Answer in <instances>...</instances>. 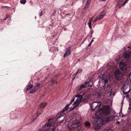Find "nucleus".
Listing matches in <instances>:
<instances>
[{"label": "nucleus", "instance_id": "21", "mask_svg": "<svg viewBox=\"0 0 131 131\" xmlns=\"http://www.w3.org/2000/svg\"><path fill=\"white\" fill-rule=\"evenodd\" d=\"M90 2L87 1L85 6L84 8V9H86L90 5Z\"/></svg>", "mask_w": 131, "mask_h": 131}, {"label": "nucleus", "instance_id": "35", "mask_svg": "<svg viewBox=\"0 0 131 131\" xmlns=\"http://www.w3.org/2000/svg\"><path fill=\"white\" fill-rule=\"evenodd\" d=\"M77 74H78V73L77 72L76 73H75L74 74H73V75H75V76Z\"/></svg>", "mask_w": 131, "mask_h": 131}, {"label": "nucleus", "instance_id": "32", "mask_svg": "<svg viewBox=\"0 0 131 131\" xmlns=\"http://www.w3.org/2000/svg\"><path fill=\"white\" fill-rule=\"evenodd\" d=\"M74 100H75L74 98H73L72 99V100L71 101L72 102L74 101Z\"/></svg>", "mask_w": 131, "mask_h": 131}, {"label": "nucleus", "instance_id": "47", "mask_svg": "<svg viewBox=\"0 0 131 131\" xmlns=\"http://www.w3.org/2000/svg\"><path fill=\"white\" fill-rule=\"evenodd\" d=\"M55 83H57V82H56Z\"/></svg>", "mask_w": 131, "mask_h": 131}, {"label": "nucleus", "instance_id": "31", "mask_svg": "<svg viewBox=\"0 0 131 131\" xmlns=\"http://www.w3.org/2000/svg\"><path fill=\"white\" fill-rule=\"evenodd\" d=\"M42 15H43V12H42V11H41L39 15L40 16H42Z\"/></svg>", "mask_w": 131, "mask_h": 131}, {"label": "nucleus", "instance_id": "10", "mask_svg": "<svg viewBox=\"0 0 131 131\" xmlns=\"http://www.w3.org/2000/svg\"><path fill=\"white\" fill-rule=\"evenodd\" d=\"M99 103L96 102H94L90 104V106L93 110H94L96 108H99L101 105V104L100 102Z\"/></svg>", "mask_w": 131, "mask_h": 131}, {"label": "nucleus", "instance_id": "17", "mask_svg": "<svg viewBox=\"0 0 131 131\" xmlns=\"http://www.w3.org/2000/svg\"><path fill=\"white\" fill-rule=\"evenodd\" d=\"M85 126L88 128H89L91 126V124L90 123L88 122H86L84 123Z\"/></svg>", "mask_w": 131, "mask_h": 131}, {"label": "nucleus", "instance_id": "14", "mask_svg": "<svg viewBox=\"0 0 131 131\" xmlns=\"http://www.w3.org/2000/svg\"><path fill=\"white\" fill-rule=\"evenodd\" d=\"M52 120V119L51 118L48 119V123H46L44 125V127H51L54 124V123L53 122H51Z\"/></svg>", "mask_w": 131, "mask_h": 131}, {"label": "nucleus", "instance_id": "29", "mask_svg": "<svg viewBox=\"0 0 131 131\" xmlns=\"http://www.w3.org/2000/svg\"><path fill=\"white\" fill-rule=\"evenodd\" d=\"M88 25L89 26V27L90 28V29H91L92 27H91V23H88Z\"/></svg>", "mask_w": 131, "mask_h": 131}, {"label": "nucleus", "instance_id": "2", "mask_svg": "<svg viewBox=\"0 0 131 131\" xmlns=\"http://www.w3.org/2000/svg\"><path fill=\"white\" fill-rule=\"evenodd\" d=\"M86 95V93L85 92H83L82 95L77 94L76 97H77V99L73 104V107H71V110H73L80 102H83L85 103L87 102L88 101V98L87 97L84 98L83 97V96H84Z\"/></svg>", "mask_w": 131, "mask_h": 131}, {"label": "nucleus", "instance_id": "25", "mask_svg": "<svg viewBox=\"0 0 131 131\" xmlns=\"http://www.w3.org/2000/svg\"><path fill=\"white\" fill-rule=\"evenodd\" d=\"M82 71V70L81 69H78L77 71L78 74L81 73Z\"/></svg>", "mask_w": 131, "mask_h": 131}, {"label": "nucleus", "instance_id": "8", "mask_svg": "<svg viewBox=\"0 0 131 131\" xmlns=\"http://www.w3.org/2000/svg\"><path fill=\"white\" fill-rule=\"evenodd\" d=\"M119 67L121 70L124 71L127 69L128 66L126 62H125L122 61L120 62Z\"/></svg>", "mask_w": 131, "mask_h": 131}, {"label": "nucleus", "instance_id": "20", "mask_svg": "<svg viewBox=\"0 0 131 131\" xmlns=\"http://www.w3.org/2000/svg\"><path fill=\"white\" fill-rule=\"evenodd\" d=\"M38 89V88H34L30 91L29 93L31 94L34 93L36 92Z\"/></svg>", "mask_w": 131, "mask_h": 131}, {"label": "nucleus", "instance_id": "23", "mask_svg": "<svg viewBox=\"0 0 131 131\" xmlns=\"http://www.w3.org/2000/svg\"><path fill=\"white\" fill-rule=\"evenodd\" d=\"M20 2L21 4H24L26 2V0H21Z\"/></svg>", "mask_w": 131, "mask_h": 131}, {"label": "nucleus", "instance_id": "22", "mask_svg": "<svg viewBox=\"0 0 131 131\" xmlns=\"http://www.w3.org/2000/svg\"><path fill=\"white\" fill-rule=\"evenodd\" d=\"M119 2H118V4H117L116 6L118 8H120L122 7V5L121 3H119Z\"/></svg>", "mask_w": 131, "mask_h": 131}, {"label": "nucleus", "instance_id": "11", "mask_svg": "<svg viewBox=\"0 0 131 131\" xmlns=\"http://www.w3.org/2000/svg\"><path fill=\"white\" fill-rule=\"evenodd\" d=\"M115 78L116 79L120 80L122 78V75L121 71L119 70H116L115 72Z\"/></svg>", "mask_w": 131, "mask_h": 131}, {"label": "nucleus", "instance_id": "3", "mask_svg": "<svg viewBox=\"0 0 131 131\" xmlns=\"http://www.w3.org/2000/svg\"><path fill=\"white\" fill-rule=\"evenodd\" d=\"M81 124L79 121H75V122H73L72 124L69 123L68 124V127L70 129H72L76 131H79L81 129L80 126Z\"/></svg>", "mask_w": 131, "mask_h": 131}, {"label": "nucleus", "instance_id": "43", "mask_svg": "<svg viewBox=\"0 0 131 131\" xmlns=\"http://www.w3.org/2000/svg\"><path fill=\"white\" fill-rule=\"evenodd\" d=\"M125 115H122V117H123L124 116H125Z\"/></svg>", "mask_w": 131, "mask_h": 131}, {"label": "nucleus", "instance_id": "13", "mask_svg": "<svg viewBox=\"0 0 131 131\" xmlns=\"http://www.w3.org/2000/svg\"><path fill=\"white\" fill-rule=\"evenodd\" d=\"M131 55V51L129 50L127 52H126L124 55V58L127 60H129Z\"/></svg>", "mask_w": 131, "mask_h": 131}, {"label": "nucleus", "instance_id": "36", "mask_svg": "<svg viewBox=\"0 0 131 131\" xmlns=\"http://www.w3.org/2000/svg\"><path fill=\"white\" fill-rule=\"evenodd\" d=\"M128 109L130 111H131V107H129Z\"/></svg>", "mask_w": 131, "mask_h": 131}, {"label": "nucleus", "instance_id": "4", "mask_svg": "<svg viewBox=\"0 0 131 131\" xmlns=\"http://www.w3.org/2000/svg\"><path fill=\"white\" fill-rule=\"evenodd\" d=\"M72 102L71 101V102H69L68 104L61 111V112L58 113V115L59 116H57L56 118L57 121L58 122H59V123H62L63 122L64 120L63 119L60 121L59 122L58 120V119L61 118L62 117L64 116V115H65V114L64 113L65 112L67 111L68 108L69 106L70 105L72 104Z\"/></svg>", "mask_w": 131, "mask_h": 131}, {"label": "nucleus", "instance_id": "30", "mask_svg": "<svg viewBox=\"0 0 131 131\" xmlns=\"http://www.w3.org/2000/svg\"><path fill=\"white\" fill-rule=\"evenodd\" d=\"M96 94H97V95L99 97H100L101 96V94H100V93H98V92Z\"/></svg>", "mask_w": 131, "mask_h": 131}, {"label": "nucleus", "instance_id": "39", "mask_svg": "<svg viewBox=\"0 0 131 131\" xmlns=\"http://www.w3.org/2000/svg\"><path fill=\"white\" fill-rule=\"evenodd\" d=\"M91 42L89 44V45H88V46H91Z\"/></svg>", "mask_w": 131, "mask_h": 131}, {"label": "nucleus", "instance_id": "18", "mask_svg": "<svg viewBox=\"0 0 131 131\" xmlns=\"http://www.w3.org/2000/svg\"><path fill=\"white\" fill-rule=\"evenodd\" d=\"M58 76V75H56V76L54 77L51 80V82L52 83V84L54 83L55 81L57 80V77Z\"/></svg>", "mask_w": 131, "mask_h": 131}, {"label": "nucleus", "instance_id": "6", "mask_svg": "<svg viewBox=\"0 0 131 131\" xmlns=\"http://www.w3.org/2000/svg\"><path fill=\"white\" fill-rule=\"evenodd\" d=\"M98 118L97 123L95 124L94 126L93 127L94 129L97 130L101 128V127L103 125L104 123V119L101 118L97 117Z\"/></svg>", "mask_w": 131, "mask_h": 131}, {"label": "nucleus", "instance_id": "15", "mask_svg": "<svg viewBox=\"0 0 131 131\" xmlns=\"http://www.w3.org/2000/svg\"><path fill=\"white\" fill-rule=\"evenodd\" d=\"M86 87L85 82L84 83L81 84L79 87H78V91H81L82 90L83 88H86Z\"/></svg>", "mask_w": 131, "mask_h": 131}, {"label": "nucleus", "instance_id": "28", "mask_svg": "<svg viewBox=\"0 0 131 131\" xmlns=\"http://www.w3.org/2000/svg\"><path fill=\"white\" fill-rule=\"evenodd\" d=\"M128 0H126L122 4V5H124L127 2Z\"/></svg>", "mask_w": 131, "mask_h": 131}, {"label": "nucleus", "instance_id": "5", "mask_svg": "<svg viewBox=\"0 0 131 131\" xmlns=\"http://www.w3.org/2000/svg\"><path fill=\"white\" fill-rule=\"evenodd\" d=\"M99 76L101 79L102 81L104 82V85H103L102 86L104 87V89L110 86V85L108 84L109 77H107V75L105 74L101 73Z\"/></svg>", "mask_w": 131, "mask_h": 131}, {"label": "nucleus", "instance_id": "44", "mask_svg": "<svg viewBox=\"0 0 131 131\" xmlns=\"http://www.w3.org/2000/svg\"><path fill=\"white\" fill-rule=\"evenodd\" d=\"M91 0H87V1L91 2Z\"/></svg>", "mask_w": 131, "mask_h": 131}, {"label": "nucleus", "instance_id": "1", "mask_svg": "<svg viewBox=\"0 0 131 131\" xmlns=\"http://www.w3.org/2000/svg\"><path fill=\"white\" fill-rule=\"evenodd\" d=\"M100 113L102 117L103 118L102 119H106V121L107 122H110L114 120V118L116 117V116L112 115L106 117V116L110 114V108L109 107H105L102 109L100 111ZM104 120V122H105Z\"/></svg>", "mask_w": 131, "mask_h": 131}, {"label": "nucleus", "instance_id": "42", "mask_svg": "<svg viewBox=\"0 0 131 131\" xmlns=\"http://www.w3.org/2000/svg\"><path fill=\"white\" fill-rule=\"evenodd\" d=\"M128 48H130V49H131V47H130V46H128Z\"/></svg>", "mask_w": 131, "mask_h": 131}, {"label": "nucleus", "instance_id": "19", "mask_svg": "<svg viewBox=\"0 0 131 131\" xmlns=\"http://www.w3.org/2000/svg\"><path fill=\"white\" fill-rule=\"evenodd\" d=\"M86 87L91 86L92 85V83L91 81H86L85 82Z\"/></svg>", "mask_w": 131, "mask_h": 131}, {"label": "nucleus", "instance_id": "40", "mask_svg": "<svg viewBox=\"0 0 131 131\" xmlns=\"http://www.w3.org/2000/svg\"><path fill=\"white\" fill-rule=\"evenodd\" d=\"M93 41V39L92 40H91V43H92Z\"/></svg>", "mask_w": 131, "mask_h": 131}, {"label": "nucleus", "instance_id": "38", "mask_svg": "<svg viewBox=\"0 0 131 131\" xmlns=\"http://www.w3.org/2000/svg\"><path fill=\"white\" fill-rule=\"evenodd\" d=\"M129 107H131V104L130 103H130L129 104Z\"/></svg>", "mask_w": 131, "mask_h": 131}, {"label": "nucleus", "instance_id": "37", "mask_svg": "<svg viewBox=\"0 0 131 131\" xmlns=\"http://www.w3.org/2000/svg\"><path fill=\"white\" fill-rule=\"evenodd\" d=\"M68 15H70V14H66L65 15V16H68Z\"/></svg>", "mask_w": 131, "mask_h": 131}, {"label": "nucleus", "instance_id": "46", "mask_svg": "<svg viewBox=\"0 0 131 131\" xmlns=\"http://www.w3.org/2000/svg\"><path fill=\"white\" fill-rule=\"evenodd\" d=\"M93 32V31L92 30V33ZM91 34H92V33H91Z\"/></svg>", "mask_w": 131, "mask_h": 131}, {"label": "nucleus", "instance_id": "16", "mask_svg": "<svg viewBox=\"0 0 131 131\" xmlns=\"http://www.w3.org/2000/svg\"><path fill=\"white\" fill-rule=\"evenodd\" d=\"M33 85L31 83H29L28 85V86L27 87L26 91H29L33 87Z\"/></svg>", "mask_w": 131, "mask_h": 131}, {"label": "nucleus", "instance_id": "45", "mask_svg": "<svg viewBox=\"0 0 131 131\" xmlns=\"http://www.w3.org/2000/svg\"><path fill=\"white\" fill-rule=\"evenodd\" d=\"M102 1H105L106 0H102Z\"/></svg>", "mask_w": 131, "mask_h": 131}, {"label": "nucleus", "instance_id": "27", "mask_svg": "<svg viewBox=\"0 0 131 131\" xmlns=\"http://www.w3.org/2000/svg\"><path fill=\"white\" fill-rule=\"evenodd\" d=\"M104 131H113V130L110 128H108L106 130H105Z\"/></svg>", "mask_w": 131, "mask_h": 131}, {"label": "nucleus", "instance_id": "34", "mask_svg": "<svg viewBox=\"0 0 131 131\" xmlns=\"http://www.w3.org/2000/svg\"><path fill=\"white\" fill-rule=\"evenodd\" d=\"M120 123V122L119 121H117L116 122V124H119Z\"/></svg>", "mask_w": 131, "mask_h": 131}, {"label": "nucleus", "instance_id": "24", "mask_svg": "<svg viewBox=\"0 0 131 131\" xmlns=\"http://www.w3.org/2000/svg\"><path fill=\"white\" fill-rule=\"evenodd\" d=\"M40 84L38 83H37L36 84V85L34 86V88H36V87H38V88H39L40 87Z\"/></svg>", "mask_w": 131, "mask_h": 131}, {"label": "nucleus", "instance_id": "26", "mask_svg": "<svg viewBox=\"0 0 131 131\" xmlns=\"http://www.w3.org/2000/svg\"><path fill=\"white\" fill-rule=\"evenodd\" d=\"M93 17H92L89 20V22L88 23H91V24L92 21L93 20Z\"/></svg>", "mask_w": 131, "mask_h": 131}, {"label": "nucleus", "instance_id": "12", "mask_svg": "<svg viewBox=\"0 0 131 131\" xmlns=\"http://www.w3.org/2000/svg\"><path fill=\"white\" fill-rule=\"evenodd\" d=\"M71 48L69 47L67 48L66 50L65 54L63 56V57L66 58L69 56L71 53Z\"/></svg>", "mask_w": 131, "mask_h": 131}, {"label": "nucleus", "instance_id": "7", "mask_svg": "<svg viewBox=\"0 0 131 131\" xmlns=\"http://www.w3.org/2000/svg\"><path fill=\"white\" fill-rule=\"evenodd\" d=\"M47 103L45 102L42 103L39 105L37 110V117H38L39 115H40L43 112L42 108H44L46 105Z\"/></svg>", "mask_w": 131, "mask_h": 131}, {"label": "nucleus", "instance_id": "33", "mask_svg": "<svg viewBox=\"0 0 131 131\" xmlns=\"http://www.w3.org/2000/svg\"><path fill=\"white\" fill-rule=\"evenodd\" d=\"M123 94L124 95H125L126 94L128 93V92H124L123 91Z\"/></svg>", "mask_w": 131, "mask_h": 131}, {"label": "nucleus", "instance_id": "9", "mask_svg": "<svg viewBox=\"0 0 131 131\" xmlns=\"http://www.w3.org/2000/svg\"><path fill=\"white\" fill-rule=\"evenodd\" d=\"M106 12L105 11L103 10L101 12L99 16H96L95 19L93 20V22H95L97 20H100L103 18L106 14Z\"/></svg>", "mask_w": 131, "mask_h": 131}, {"label": "nucleus", "instance_id": "41", "mask_svg": "<svg viewBox=\"0 0 131 131\" xmlns=\"http://www.w3.org/2000/svg\"><path fill=\"white\" fill-rule=\"evenodd\" d=\"M8 18V17H7L6 18H4V20H6V19H7V18Z\"/></svg>", "mask_w": 131, "mask_h": 131}]
</instances>
